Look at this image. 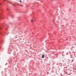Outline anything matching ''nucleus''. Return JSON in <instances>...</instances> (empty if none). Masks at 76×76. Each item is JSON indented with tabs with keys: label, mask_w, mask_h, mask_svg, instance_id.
Returning <instances> with one entry per match:
<instances>
[{
	"label": "nucleus",
	"mask_w": 76,
	"mask_h": 76,
	"mask_svg": "<svg viewBox=\"0 0 76 76\" xmlns=\"http://www.w3.org/2000/svg\"><path fill=\"white\" fill-rule=\"evenodd\" d=\"M1 5H2V4L0 3V6H1ZM3 14V10L2 9V8H1V7H0V19H3V18H2V15Z\"/></svg>",
	"instance_id": "obj_1"
},
{
	"label": "nucleus",
	"mask_w": 76,
	"mask_h": 76,
	"mask_svg": "<svg viewBox=\"0 0 76 76\" xmlns=\"http://www.w3.org/2000/svg\"><path fill=\"white\" fill-rule=\"evenodd\" d=\"M4 1H6V2H8L10 4H12V2H8V0H3Z\"/></svg>",
	"instance_id": "obj_2"
},
{
	"label": "nucleus",
	"mask_w": 76,
	"mask_h": 76,
	"mask_svg": "<svg viewBox=\"0 0 76 76\" xmlns=\"http://www.w3.org/2000/svg\"><path fill=\"white\" fill-rule=\"evenodd\" d=\"M9 26L8 24H6V26H5V29L6 30H7V28H8V26Z\"/></svg>",
	"instance_id": "obj_3"
},
{
	"label": "nucleus",
	"mask_w": 76,
	"mask_h": 76,
	"mask_svg": "<svg viewBox=\"0 0 76 76\" xmlns=\"http://www.w3.org/2000/svg\"><path fill=\"white\" fill-rule=\"evenodd\" d=\"M44 57H45V55L44 54H42V58H44Z\"/></svg>",
	"instance_id": "obj_4"
},
{
	"label": "nucleus",
	"mask_w": 76,
	"mask_h": 76,
	"mask_svg": "<svg viewBox=\"0 0 76 76\" xmlns=\"http://www.w3.org/2000/svg\"><path fill=\"white\" fill-rule=\"evenodd\" d=\"M4 43V42L3 41H1L0 42V44H3V43Z\"/></svg>",
	"instance_id": "obj_5"
},
{
	"label": "nucleus",
	"mask_w": 76,
	"mask_h": 76,
	"mask_svg": "<svg viewBox=\"0 0 76 76\" xmlns=\"http://www.w3.org/2000/svg\"><path fill=\"white\" fill-rule=\"evenodd\" d=\"M7 11H9V8H7Z\"/></svg>",
	"instance_id": "obj_6"
},
{
	"label": "nucleus",
	"mask_w": 76,
	"mask_h": 76,
	"mask_svg": "<svg viewBox=\"0 0 76 76\" xmlns=\"http://www.w3.org/2000/svg\"><path fill=\"white\" fill-rule=\"evenodd\" d=\"M2 34H3V33H2V32H0V35H2Z\"/></svg>",
	"instance_id": "obj_7"
},
{
	"label": "nucleus",
	"mask_w": 76,
	"mask_h": 76,
	"mask_svg": "<svg viewBox=\"0 0 76 76\" xmlns=\"http://www.w3.org/2000/svg\"><path fill=\"white\" fill-rule=\"evenodd\" d=\"M20 1V3L22 2V1H21V0H20V1Z\"/></svg>",
	"instance_id": "obj_8"
},
{
	"label": "nucleus",
	"mask_w": 76,
	"mask_h": 76,
	"mask_svg": "<svg viewBox=\"0 0 76 76\" xmlns=\"http://www.w3.org/2000/svg\"><path fill=\"white\" fill-rule=\"evenodd\" d=\"M1 27H0V30H1Z\"/></svg>",
	"instance_id": "obj_9"
},
{
	"label": "nucleus",
	"mask_w": 76,
	"mask_h": 76,
	"mask_svg": "<svg viewBox=\"0 0 76 76\" xmlns=\"http://www.w3.org/2000/svg\"><path fill=\"white\" fill-rule=\"evenodd\" d=\"M31 22H33V20H31Z\"/></svg>",
	"instance_id": "obj_10"
},
{
	"label": "nucleus",
	"mask_w": 76,
	"mask_h": 76,
	"mask_svg": "<svg viewBox=\"0 0 76 76\" xmlns=\"http://www.w3.org/2000/svg\"><path fill=\"white\" fill-rule=\"evenodd\" d=\"M73 59H72V61H71L72 62H73Z\"/></svg>",
	"instance_id": "obj_11"
},
{
	"label": "nucleus",
	"mask_w": 76,
	"mask_h": 76,
	"mask_svg": "<svg viewBox=\"0 0 76 76\" xmlns=\"http://www.w3.org/2000/svg\"><path fill=\"white\" fill-rule=\"evenodd\" d=\"M60 64L61 65H62V64H61V63H60Z\"/></svg>",
	"instance_id": "obj_12"
},
{
	"label": "nucleus",
	"mask_w": 76,
	"mask_h": 76,
	"mask_svg": "<svg viewBox=\"0 0 76 76\" xmlns=\"http://www.w3.org/2000/svg\"><path fill=\"white\" fill-rule=\"evenodd\" d=\"M71 58H72L73 57H71Z\"/></svg>",
	"instance_id": "obj_13"
},
{
	"label": "nucleus",
	"mask_w": 76,
	"mask_h": 76,
	"mask_svg": "<svg viewBox=\"0 0 76 76\" xmlns=\"http://www.w3.org/2000/svg\"><path fill=\"white\" fill-rule=\"evenodd\" d=\"M21 6H23V5H21Z\"/></svg>",
	"instance_id": "obj_14"
}]
</instances>
